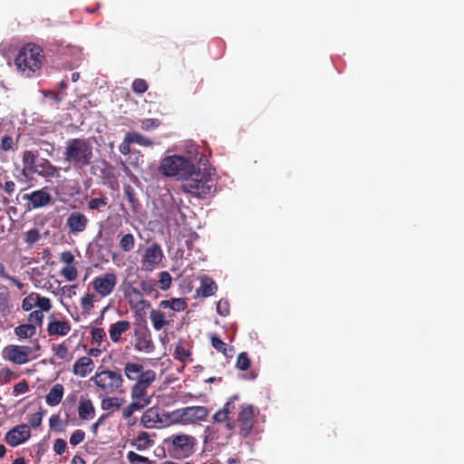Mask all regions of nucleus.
I'll list each match as a JSON object with an SVG mask.
<instances>
[{"instance_id":"nucleus-21","label":"nucleus","mask_w":464,"mask_h":464,"mask_svg":"<svg viewBox=\"0 0 464 464\" xmlns=\"http://www.w3.org/2000/svg\"><path fill=\"white\" fill-rule=\"evenodd\" d=\"M133 400L129 405L122 410V416L124 419H130L135 411L147 407L150 403V396L144 394L140 398H131Z\"/></svg>"},{"instance_id":"nucleus-13","label":"nucleus","mask_w":464,"mask_h":464,"mask_svg":"<svg viewBox=\"0 0 464 464\" xmlns=\"http://www.w3.org/2000/svg\"><path fill=\"white\" fill-rule=\"evenodd\" d=\"M23 198L27 200L28 209L44 208L53 203L52 196L47 187L24 194Z\"/></svg>"},{"instance_id":"nucleus-27","label":"nucleus","mask_w":464,"mask_h":464,"mask_svg":"<svg viewBox=\"0 0 464 464\" xmlns=\"http://www.w3.org/2000/svg\"><path fill=\"white\" fill-rule=\"evenodd\" d=\"M78 414L81 420H92L95 415V408L90 399L81 400L78 405Z\"/></svg>"},{"instance_id":"nucleus-1","label":"nucleus","mask_w":464,"mask_h":464,"mask_svg":"<svg viewBox=\"0 0 464 464\" xmlns=\"http://www.w3.org/2000/svg\"><path fill=\"white\" fill-rule=\"evenodd\" d=\"M45 61L44 49L36 44L28 43L19 49L14 65L21 76L33 78L40 75Z\"/></svg>"},{"instance_id":"nucleus-42","label":"nucleus","mask_w":464,"mask_h":464,"mask_svg":"<svg viewBox=\"0 0 464 464\" xmlns=\"http://www.w3.org/2000/svg\"><path fill=\"white\" fill-rule=\"evenodd\" d=\"M251 363L250 358L246 352H242L237 355L236 367L241 371H246L249 368Z\"/></svg>"},{"instance_id":"nucleus-58","label":"nucleus","mask_w":464,"mask_h":464,"mask_svg":"<svg viewBox=\"0 0 464 464\" xmlns=\"http://www.w3.org/2000/svg\"><path fill=\"white\" fill-rule=\"evenodd\" d=\"M67 443L63 439H56L53 444V450L56 454L62 455L64 453Z\"/></svg>"},{"instance_id":"nucleus-45","label":"nucleus","mask_w":464,"mask_h":464,"mask_svg":"<svg viewBox=\"0 0 464 464\" xmlns=\"http://www.w3.org/2000/svg\"><path fill=\"white\" fill-rule=\"evenodd\" d=\"M140 286L142 294L144 293L147 295H151L153 293L157 292V284L152 280H142Z\"/></svg>"},{"instance_id":"nucleus-60","label":"nucleus","mask_w":464,"mask_h":464,"mask_svg":"<svg viewBox=\"0 0 464 464\" xmlns=\"http://www.w3.org/2000/svg\"><path fill=\"white\" fill-rule=\"evenodd\" d=\"M235 400H238L237 395H234L232 398H230L229 401H227L224 406L221 408L224 411H226L228 415H230L236 409L235 406Z\"/></svg>"},{"instance_id":"nucleus-47","label":"nucleus","mask_w":464,"mask_h":464,"mask_svg":"<svg viewBox=\"0 0 464 464\" xmlns=\"http://www.w3.org/2000/svg\"><path fill=\"white\" fill-rule=\"evenodd\" d=\"M131 88L135 93L142 94L147 92L148 83L145 80L138 78L133 81Z\"/></svg>"},{"instance_id":"nucleus-62","label":"nucleus","mask_w":464,"mask_h":464,"mask_svg":"<svg viewBox=\"0 0 464 464\" xmlns=\"http://www.w3.org/2000/svg\"><path fill=\"white\" fill-rule=\"evenodd\" d=\"M131 142H129L128 135L126 134L123 141L119 146V150L123 155H128L130 152V145Z\"/></svg>"},{"instance_id":"nucleus-36","label":"nucleus","mask_w":464,"mask_h":464,"mask_svg":"<svg viewBox=\"0 0 464 464\" xmlns=\"http://www.w3.org/2000/svg\"><path fill=\"white\" fill-rule=\"evenodd\" d=\"M122 404V400L117 397H105L101 401V407L103 411L111 409H120Z\"/></svg>"},{"instance_id":"nucleus-48","label":"nucleus","mask_w":464,"mask_h":464,"mask_svg":"<svg viewBox=\"0 0 464 464\" xmlns=\"http://www.w3.org/2000/svg\"><path fill=\"white\" fill-rule=\"evenodd\" d=\"M127 459L130 463L141 462L145 464H151L154 461L150 460L149 458L137 454L134 451H129L127 454Z\"/></svg>"},{"instance_id":"nucleus-44","label":"nucleus","mask_w":464,"mask_h":464,"mask_svg":"<svg viewBox=\"0 0 464 464\" xmlns=\"http://www.w3.org/2000/svg\"><path fill=\"white\" fill-rule=\"evenodd\" d=\"M94 295L86 293L81 298V305L84 312L89 313L93 308Z\"/></svg>"},{"instance_id":"nucleus-41","label":"nucleus","mask_w":464,"mask_h":464,"mask_svg":"<svg viewBox=\"0 0 464 464\" xmlns=\"http://www.w3.org/2000/svg\"><path fill=\"white\" fill-rule=\"evenodd\" d=\"M60 274L70 282L76 280L78 276V271L74 266H65L62 268Z\"/></svg>"},{"instance_id":"nucleus-50","label":"nucleus","mask_w":464,"mask_h":464,"mask_svg":"<svg viewBox=\"0 0 464 464\" xmlns=\"http://www.w3.org/2000/svg\"><path fill=\"white\" fill-rule=\"evenodd\" d=\"M44 320V314L42 311H33L28 315V322L36 327L37 325H41Z\"/></svg>"},{"instance_id":"nucleus-3","label":"nucleus","mask_w":464,"mask_h":464,"mask_svg":"<svg viewBox=\"0 0 464 464\" xmlns=\"http://www.w3.org/2000/svg\"><path fill=\"white\" fill-rule=\"evenodd\" d=\"M64 160L75 169H82L91 164L93 157L92 145L89 139L73 138L65 142Z\"/></svg>"},{"instance_id":"nucleus-7","label":"nucleus","mask_w":464,"mask_h":464,"mask_svg":"<svg viewBox=\"0 0 464 464\" xmlns=\"http://www.w3.org/2000/svg\"><path fill=\"white\" fill-rule=\"evenodd\" d=\"M105 395L124 392L123 378L120 372L102 370L97 372L90 380Z\"/></svg>"},{"instance_id":"nucleus-15","label":"nucleus","mask_w":464,"mask_h":464,"mask_svg":"<svg viewBox=\"0 0 464 464\" xmlns=\"http://www.w3.org/2000/svg\"><path fill=\"white\" fill-rule=\"evenodd\" d=\"M31 437L29 425L20 424L8 430L5 436V442L11 447H17Z\"/></svg>"},{"instance_id":"nucleus-37","label":"nucleus","mask_w":464,"mask_h":464,"mask_svg":"<svg viewBox=\"0 0 464 464\" xmlns=\"http://www.w3.org/2000/svg\"><path fill=\"white\" fill-rule=\"evenodd\" d=\"M127 135L129 142L146 147L151 146L153 144L152 140L138 132H128Z\"/></svg>"},{"instance_id":"nucleus-16","label":"nucleus","mask_w":464,"mask_h":464,"mask_svg":"<svg viewBox=\"0 0 464 464\" xmlns=\"http://www.w3.org/2000/svg\"><path fill=\"white\" fill-rule=\"evenodd\" d=\"M117 284V276L114 273H106L94 278L92 285L94 290L102 296L109 295Z\"/></svg>"},{"instance_id":"nucleus-59","label":"nucleus","mask_w":464,"mask_h":464,"mask_svg":"<svg viewBox=\"0 0 464 464\" xmlns=\"http://www.w3.org/2000/svg\"><path fill=\"white\" fill-rule=\"evenodd\" d=\"M160 125L157 119H145L141 122V129L144 130H150L156 129Z\"/></svg>"},{"instance_id":"nucleus-24","label":"nucleus","mask_w":464,"mask_h":464,"mask_svg":"<svg viewBox=\"0 0 464 464\" xmlns=\"http://www.w3.org/2000/svg\"><path fill=\"white\" fill-rule=\"evenodd\" d=\"M71 330V324L67 321L53 320L48 324L49 335H66Z\"/></svg>"},{"instance_id":"nucleus-5","label":"nucleus","mask_w":464,"mask_h":464,"mask_svg":"<svg viewBox=\"0 0 464 464\" xmlns=\"http://www.w3.org/2000/svg\"><path fill=\"white\" fill-rule=\"evenodd\" d=\"M195 169V164L189 159L179 155L165 157L160 166L162 175L184 180L190 178Z\"/></svg>"},{"instance_id":"nucleus-29","label":"nucleus","mask_w":464,"mask_h":464,"mask_svg":"<svg viewBox=\"0 0 464 464\" xmlns=\"http://www.w3.org/2000/svg\"><path fill=\"white\" fill-rule=\"evenodd\" d=\"M214 422L223 423L225 422L226 430L228 431H232L236 428V421L233 418H231L226 411L222 409L218 410L213 417Z\"/></svg>"},{"instance_id":"nucleus-39","label":"nucleus","mask_w":464,"mask_h":464,"mask_svg":"<svg viewBox=\"0 0 464 464\" xmlns=\"http://www.w3.org/2000/svg\"><path fill=\"white\" fill-rule=\"evenodd\" d=\"M173 355L176 360H179V362H182L191 360V353L189 352V350L186 349L181 343L176 345Z\"/></svg>"},{"instance_id":"nucleus-17","label":"nucleus","mask_w":464,"mask_h":464,"mask_svg":"<svg viewBox=\"0 0 464 464\" xmlns=\"http://www.w3.org/2000/svg\"><path fill=\"white\" fill-rule=\"evenodd\" d=\"M89 225L88 218L80 211L71 212L65 222V227L69 233L76 235L86 230Z\"/></svg>"},{"instance_id":"nucleus-56","label":"nucleus","mask_w":464,"mask_h":464,"mask_svg":"<svg viewBox=\"0 0 464 464\" xmlns=\"http://www.w3.org/2000/svg\"><path fill=\"white\" fill-rule=\"evenodd\" d=\"M44 413L43 412H35L28 416V421L32 428H38L42 424Z\"/></svg>"},{"instance_id":"nucleus-61","label":"nucleus","mask_w":464,"mask_h":464,"mask_svg":"<svg viewBox=\"0 0 464 464\" xmlns=\"http://www.w3.org/2000/svg\"><path fill=\"white\" fill-rule=\"evenodd\" d=\"M61 262L66 264V266H72V264L74 262L75 257L70 251H64L60 256Z\"/></svg>"},{"instance_id":"nucleus-51","label":"nucleus","mask_w":464,"mask_h":464,"mask_svg":"<svg viewBox=\"0 0 464 464\" xmlns=\"http://www.w3.org/2000/svg\"><path fill=\"white\" fill-rule=\"evenodd\" d=\"M39 239H40V233H39V230L36 228L30 229L25 233L24 241L28 245H33V244L36 243Z\"/></svg>"},{"instance_id":"nucleus-22","label":"nucleus","mask_w":464,"mask_h":464,"mask_svg":"<svg viewBox=\"0 0 464 464\" xmlns=\"http://www.w3.org/2000/svg\"><path fill=\"white\" fill-rule=\"evenodd\" d=\"M200 286L197 289L198 295L204 298L212 296L218 291V285L208 276L203 275L200 276Z\"/></svg>"},{"instance_id":"nucleus-26","label":"nucleus","mask_w":464,"mask_h":464,"mask_svg":"<svg viewBox=\"0 0 464 464\" xmlns=\"http://www.w3.org/2000/svg\"><path fill=\"white\" fill-rule=\"evenodd\" d=\"M64 388L62 384L56 383L54 384L48 394L45 397L46 403L49 406H56L58 405L63 397Z\"/></svg>"},{"instance_id":"nucleus-54","label":"nucleus","mask_w":464,"mask_h":464,"mask_svg":"<svg viewBox=\"0 0 464 464\" xmlns=\"http://www.w3.org/2000/svg\"><path fill=\"white\" fill-rule=\"evenodd\" d=\"M85 439V432L82 430H76L70 437V443L76 446L82 443Z\"/></svg>"},{"instance_id":"nucleus-2","label":"nucleus","mask_w":464,"mask_h":464,"mask_svg":"<svg viewBox=\"0 0 464 464\" xmlns=\"http://www.w3.org/2000/svg\"><path fill=\"white\" fill-rule=\"evenodd\" d=\"M216 185V169L205 166L203 169H195L190 178L186 179L180 185L179 189L198 198H205L212 193Z\"/></svg>"},{"instance_id":"nucleus-14","label":"nucleus","mask_w":464,"mask_h":464,"mask_svg":"<svg viewBox=\"0 0 464 464\" xmlns=\"http://www.w3.org/2000/svg\"><path fill=\"white\" fill-rule=\"evenodd\" d=\"M163 252L158 243L148 246L141 256V266L143 270L152 271L162 260Z\"/></svg>"},{"instance_id":"nucleus-8","label":"nucleus","mask_w":464,"mask_h":464,"mask_svg":"<svg viewBox=\"0 0 464 464\" xmlns=\"http://www.w3.org/2000/svg\"><path fill=\"white\" fill-rule=\"evenodd\" d=\"M171 414L159 406L148 408L142 414L140 421L147 429L163 427L170 422Z\"/></svg>"},{"instance_id":"nucleus-34","label":"nucleus","mask_w":464,"mask_h":464,"mask_svg":"<svg viewBox=\"0 0 464 464\" xmlns=\"http://www.w3.org/2000/svg\"><path fill=\"white\" fill-rule=\"evenodd\" d=\"M14 333L19 338H29L35 334V327L32 324H21L15 327Z\"/></svg>"},{"instance_id":"nucleus-35","label":"nucleus","mask_w":464,"mask_h":464,"mask_svg":"<svg viewBox=\"0 0 464 464\" xmlns=\"http://www.w3.org/2000/svg\"><path fill=\"white\" fill-rule=\"evenodd\" d=\"M119 246L123 252H130L135 246L134 236L130 233L124 234L120 239Z\"/></svg>"},{"instance_id":"nucleus-19","label":"nucleus","mask_w":464,"mask_h":464,"mask_svg":"<svg viewBox=\"0 0 464 464\" xmlns=\"http://www.w3.org/2000/svg\"><path fill=\"white\" fill-rule=\"evenodd\" d=\"M34 175H38L42 178H55L60 176V168L53 165L47 159L41 158Z\"/></svg>"},{"instance_id":"nucleus-11","label":"nucleus","mask_w":464,"mask_h":464,"mask_svg":"<svg viewBox=\"0 0 464 464\" xmlns=\"http://www.w3.org/2000/svg\"><path fill=\"white\" fill-rule=\"evenodd\" d=\"M32 351L30 346L11 344L3 349L2 356L5 360L21 365L29 362Z\"/></svg>"},{"instance_id":"nucleus-12","label":"nucleus","mask_w":464,"mask_h":464,"mask_svg":"<svg viewBox=\"0 0 464 464\" xmlns=\"http://www.w3.org/2000/svg\"><path fill=\"white\" fill-rule=\"evenodd\" d=\"M134 349L145 353H150L154 351L155 345L151 334L146 325L134 330Z\"/></svg>"},{"instance_id":"nucleus-53","label":"nucleus","mask_w":464,"mask_h":464,"mask_svg":"<svg viewBox=\"0 0 464 464\" xmlns=\"http://www.w3.org/2000/svg\"><path fill=\"white\" fill-rule=\"evenodd\" d=\"M92 343L100 344L105 336V332L102 328H92L91 331Z\"/></svg>"},{"instance_id":"nucleus-18","label":"nucleus","mask_w":464,"mask_h":464,"mask_svg":"<svg viewBox=\"0 0 464 464\" xmlns=\"http://www.w3.org/2000/svg\"><path fill=\"white\" fill-rule=\"evenodd\" d=\"M41 158L37 150H26L22 155L23 169L22 173L25 178L34 176V171L37 167Z\"/></svg>"},{"instance_id":"nucleus-10","label":"nucleus","mask_w":464,"mask_h":464,"mask_svg":"<svg viewBox=\"0 0 464 464\" xmlns=\"http://www.w3.org/2000/svg\"><path fill=\"white\" fill-rule=\"evenodd\" d=\"M177 419L183 423H196L206 420L209 415V410L205 406H188L178 409L172 412Z\"/></svg>"},{"instance_id":"nucleus-52","label":"nucleus","mask_w":464,"mask_h":464,"mask_svg":"<svg viewBox=\"0 0 464 464\" xmlns=\"http://www.w3.org/2000/svg\"><path fill=\"white\" fill-rule=\"evenodd\" d=\"M35 293H32L23 299L22 308L24 311H30L35 306Z\"/></svg>"},{"instance_id":"nucleus-6","label":"nucleus","mask_w":464,"mask_h":464,"mask_svg":"<svg viewBox=\"0 0 464 464\" xmlns=\"http://www.w3.org/2000/svg\"><path fill=\"white\" fill-rule=\"evenodd\" d=\"M164 445L172 459H183L195 452L197 439L184 433L172 434L164 440Z\"/></svg>"},{"instance_id":"nucleus-28","label":"nucleus","mask_w":464,"mask_h":464,"mask_svg":"<svg viewBox=\"0 0 464 464\" xmlns=\"http://www.w3.org/2000/svg\"><path fill=\"white\" fill-rule=\"evenodd\" d=\"M124 296L129 300L130 306L138 307L140 305H144L146 303L143 300V294L141 290L133 286H130L125 291Z\"/></svg>"},{"instance_id":"nucleus-46","label":"nucleus","mask_w":464,"mask_h":464,"mask_svg":"<svg viewBox=\"0 0 464 464\" xmlns=\"http://www.w3.org/2000/svg\"><path fill=\"white\" fill-rule=\"evenodd\" d=\"M171 282V276L168 272L163 271L160 274V279L156 284L159 285L161 290H167L170 287Z\"/></svg>"},{"instance_id":"nucleus-38","label":"nucleus","mask_w":464,"mask_h":464,"mask_svg":"<svg viewBox=\"0 0 464 464\" xmlns=\"http://www.w3.org/2000/svg\"><path fill=\"white\" fill-rule=\"evenodd\" d=\"M54 354L62 360H64L66 362H69L72 360V355L69 353L68 347L65 345V343H62L60 344H57L53 346V348Z\"/></svg>"},{"instance_id":"nucleus-23","label":"nucleus","mask_w":464,"mask_h":464,"mask_svg":"<svg viewBox=\"0 0 464 464\" xmlns=\"http://www.w3.org/2000/svg\"><path fill=\"white\" fill-rule=\"evenodd\" d=\"M130 328V323L127 320H121L110 325L109 334L113 343L120 342L121 334Z\"/></svg>"},{"instance_id":"nucleus-57","label":"nucleus","mask_w":464,"mask_h":464,"mask_svg":"<svg viewBox=\"0 0 464 464\" xmlns=\"http://www.w3.org/2000/svg\"><path fill=\"white\" fill-rule=\"evenodd\" d=\"M29 391V384L25 380H23L14 386V394H24Z\"/></svg>"},{"instance_id":"nucleus-25","label":"nucleus","mask_w":464,"mask_h":464,"mask_svg":"<svg viewBox=\"0 0 464 464\" xmlns=\"http://www.w3.org/2000/svg\"><path fill=\"white\" fill-rule=\"evenodd\" d=\"M150 319L156 331H160L170 324L172 319H166L165 314L160 310L152 309L150 312Z\"/></svg>"},{"instance_id":"nucleus-55","label":"nucleus","mask_w":464,"mask_h":464,"mask_svg":"<svg viewBox=\"0 0 464 464\" xmlns=\"http://www.w3.org/2000/svg\"><path fill=\"white\" fill-rule=\"evenodd\" d=\"M229 303L227 300L220 299L217 304V312L221 316L229 314Z\"/></svg>"},{"instance_id":"nucleus-33","label":"nucleus","mask_w":464,"mask_h":464,"mask_svg":"<svg viewBox=\"0 0 464 464\" xmlns=\"http://www.w3.org/2000/svg\"><path fill=\"white\" fill-rule=\"evenodd\" d=\"M211 345L219 353H222L225 356H228L227 352L232 351V347H229L227 343H224L217 334H213L210 335Z\"/></svg>"},{"instance_id":"nucleus-4","label":"nucleus","mask_w":464,"mask_h":464,"mask_svg":"<svg viewBox=\"0 0 464 464\" xmlns=\"http://www.w3.org/2000/svg\"><path fill=\"white\" fill-rule=\"evenodd\" d=\"M124 374L129 381H135L130 389L131 398H140L148 394V389L156 379V372L144 370V366L138 362H127L123 368Z\"/></svg>"},{"instance_id":"nucleus-30","label":"nucleus","mask_w":464,"mask_h":464,"mask_svg":"<svg viewBox=\"0 0 464 464\" xmlns=\"http://www.w3.org/2000/svg\"><path fill=\"white\" fill-rule=\"evenodd\" d=\"M131 445L136 448L137 450L142 451L153 445V440L150 439L147 432L141 431L138 436L131 441Z\"/></svg>"},{"instance_id":"nucleus-31","label":"nucleus","mask_w":464,"mask_h":464,"mask_svg":"<svg viewBox=\"0 0 464 464\" xmlns=\"http://www.w3.org/2000/svg\"><path fill=\"white\" fill-rule=\"evenodd\" d=\"M18 138L14 140L13 136L5 133L0 139V154L14 151L17 149Z\"/></svg>"},{"instance_id":"nucleus-20","label":"nucleus","mask_w":464,"mask_h":464,"mask_svg":"<svg viewBox=\"0 0 464 464\" xmlns=\"http://www.w3.org/2000/svg\"><path fill=\"white\" fill-rule=\"evenodd\" d=\"M94 369V362L89 356L80 357L72 366V373L75 376L84 378Z\"/></svg>"},{"instance_id":"nucleus-43","label":"nucleus","mask_w":464,"mask_h":464,"mask_svg":"<svg viewBox=\"0 0 464 464\" xmlns=\"http://www.w3.org/2000/svg\"><path fill=\"white\" fill-rule=\"evenodd\" d=\"M35 306L39 307L38 311L48 312L52 308L51 300L48 297L41 296L38 294H35Z\"/></svg>"},{"instance_id":"nucleus-40","label":"nucleus","mask_w":464,"mask_h":464,"mask_svg":"<svg viewBox=\"0 0 464 464\" xmlns=\"http://www.w3.org/2000/svg\"><path fill=\"white\" fill-rule=\"evenodd\" d=\"M109 203L107 197L92 198L87 202L88 209L90 210H100L106 207Z\"/></svg>"},{"instance_id":"nucleus-63","label":"nucleus","mask_w":464,"mask_h":464,"mask_svg":"<svg viewBox=\"0 0 464 464\" xmlns=\"http://www.w3.org/2000/svg\"><path fill=\"white\" fill-rule=\"evenodd\" d=\"M205 432H206V440L212 441V440H218V438L217 430H215V428L213 426H208Z\"/></svg>"},{"instance_id":"nucleus-49","label":"nucleus","mask_w":464,"mask_h":464,"mask_svg":"<svg viewBox=\"0 0 464 464\" xmlns=\"http://www.w3.org/2000/svg\"><path fill=\"white\" fill-rule=\"evenodd\" d=\"M49 426L52 430H54L56 431H63L64 428L63 420L57 414H53L50 417Z\"/></svg>"},{"instance_id":"nucleus-32","label":"nucleus","mask_w":464,"mask_h":464,"mask_svg":"<svg viewBox=\"0 0 464 464\" xmlns=\"http://www.w3.org/2000/svg\"><path fill=\"white\" fill-rule=\"evenodd\" d=\"M161 308H170L173 311L180 312L187 308V303L183 298H172L170 300H162L160 303Z\"/></svg>"},{"instance_id":"nucleus-64","label":"nucleus","mask_w":464,"mask_h":464,"mask_svg":"<svg viewBox=\"0 0 464 464\" xmlns=\"http://www.w3.org/2000/svg\"><path fill=\"white\" fill-rule=\"evenodd\" d=\"M14 372L9 368H3L0 371V377L3 378L5 382H10L11 378L14 376Z\"/></svg>"},{"instance_id":"nucleus-9","label":"nucleus","mask_w":464,"mask_h":464,"mask_svg":"<svg viewBox=\"0 0 464 464\" xmlns=\"http://www.w3.org/2000/svg\"><path fill=\"white\" fill-rule=\"evenodd\" d=\"M236 427H237L238 434L246 439L247 438L254 427L255 423V408L250 404H243L238 411Z\"/></svg>"}]
</instances>
